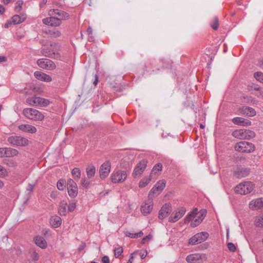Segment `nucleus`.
Here are the masks:
<instances>
[{
  "label": "nucleus",
  "mask_w": 263,
  "mask_h": 263,
  "mask_svg": "<svg viewBox=\"0 0 263 263\" xmlns=\"http://www.w3.org/2000/svg\"><path fill=\"white\" fill-rule=\"evenodd\" d=\"M6 157H12L17 155L18 151L14 148H6V151L5 152Z\"/></svg>",
  "instance_id": "nucleus-32"
},
{
  "label": "nucleus",
  "mask_w": 263,
  "mask_h": 263,
  "mask_svg": "<svg viewBox=\"0 0 263 263\" xmlns=\"http://www.w3.org/2000/svg\"><path fill=\"white\" fill-rule=\"evenodd\" d=\"M241 102L243 103H250L253 101V99L251 97L243 96L241 98Z\"/></svg>",
  "instance_id": "nucleus-45"
},
{
  "label": "nucleus",
  "mask_w": 263,
  "mask_h": 263,
  "mask_svg": "<svg viewBox=\"0 0 263 263\" xmlns=\"http://www.w3.org/2000/svg\"><path fill=\"white\" fill-rule=\"evenodd\" d=\"M232 135L233 137L239 139H245V129H240L238 130H236L232 133Z\"/></svg>",
  "instance_id": "nucleus-29"
},
{
  "label": "nucleus",
  "mask_w": 263,
  "mask_h": 263,
  "mask_svg": "<svg viewBox=\"0 0 263 263\" xmlns=\"http://www.w3.org/2000/svg\"><path fill=\"white\" fill-rule=\"evenodd\" d=\"M68 193L71 198H75L78 194V187H67Z\"/></svg>",
  "instance_id": "nucleus-34"
},
{
  "label": "nucleus",
  "mask_w": 263,
  "mask_h": 263,
  "mask_svg": "<svg viewBox=\"0 0 263 263\" xmlns=\"http://www.w3.org/2000/svg\"><path fill=\"white\" fill-rule=\"evenodd\" d=\"M165 186V181L163 180H160L156 184V185L151 190L149 196L151 194H159L164 189Z\"/></svg>",
  "instance_id": "nucleus-17"
},
{
  "label": "nucleus",
  "mask_w": 263,
  "mask_h": 263,
  "mask_svg": "<svg viewBox=\"0 0 263 263\" xmlns=\"http://www.w3.org/2000/svg\"><path fill=\"white\" fill-rule=\"evenodd\" d=\"M25 19V17L24 15L20 16L18 15H14L11 18V21L13 24H18L23 22Z\"/></svg>",
  "instance_id": "nucleus-30"
},
{
  "label": "nucleus",
  "mask_w": 263,
  "mask_h": 263,
  "mask_svg": "<svg viewBox=\"0 0 263 263\" xmlns=\"http://www.w3.org/2000/svg\"><path fill=\"white\" fill-rule=\"evenodd\" d=\"M254 185L251 181H244L240 183L234 189L235 193L240 195H247L254 189Z\"/></svg>",
  "instance_id": "nucleus-4"
},
{
  "label": "nucleus",
  "mask_w": 263,
  "mask_h": 263,
  "mask_svg": "<svg viewBox=\"0 0 263 263\" xmlns=\"http://www.w3.org/2000/svg\"><path fill=\"white\" fill-rule=\"evenodd\" d=\"M42 22L44 24L52 27H59L62 24V22L60 19H58V17L53 15L43 19Z\"/></svg>",
  "instance_id": "nucleus-13"
},
{
  "label": "nucleus",
  "mask_w": 263,
  "mask_h": 263,
  "mask_svg": "<svg viewBox=\"0 0 263 263\" xmlns=\"http://www.w3.org/2000/svg\"><path fill=\"white\" fill-rule=\"evenodd\" d=\"M96 173V168L93 165H89L86 168L87 176L89 178L93 177Z\"/></svg>",
  "instance_id": "nucleus-31"
},
{
  "label": "nucleus",
  "mask_w": 263,
  "mask_h": 263,
  "mask_svg": "<svg viewBox=\"0 0 263 263\" xmlns=\"http://www.w3.org/2000/svg\"><path fill=\"white\" fill-rule=\"evenodd\" d=\"M50 223L54 228H59L61 225L62 219L58 216H52L50 219Z\"/></svg>",
  "instance_id": "nucleus-25"
},
{
  "label": "nucleus",
  "mask_w": 263,
  "mask_h": 263,
  "mask_svg": "<svg viewBox=\"0 0 263 263\" xmlns=\"http://www.w3.org/2000/svg\"><path fill=\"white\" fill-rule=\"evenodd\" d=\"M102 263H109V259L108 256H104L102 258Z\"/></svg>",
  "instance_id": "nucleus-56"
},
{
  "label": "nucleus",
  "mask_w": 263,
  "mask_h": 263,
  "mask_svg": "<svg viewBox=\"0 0 263 263\" xmlns=\"http://www.w3.org/2000/svg\"><path fill=\"white\" fill-rule=\"evenodd\" d=\"M13 23L11 20L7 21L4 25V27L5 28H8Z\"/></svg>",
  "instance_id": "nucleus-57"
},
{
  "label": "nucleus",
  "mask_w": 263,
  "mask_h": 263,
  "mask_svg": "<svg viewBox=\"0 0 263 263\" xmlns=\"http://www.w3.org/2000/svg\"><path fill=\"white\" fill-rule=\"evenodd\" d=\"M206 212L201 210L198 212L197 208L189 213L184 219L185 223L191 222V226L195 228L199 225L205 217Z\"/></svg>",
  "instance_id": "nucleus-1"
},
{
  "label": "nucleus",
  "mask_w": 263,
  "mask_h": 263,
  "mask_svg": "<svg viewBox=\"0 0 263 263\" xmlns=\"http://www.w3.org/2000/svg\"><path fill=\"white\" fill-rule=\"evenodd\" d=\"M245 139H249L251 138H253L255 137V133L251 130L245 129Z\"/></svg>",
  "instance_id": "nucleus-39"
},
{
  "label": "nucleus",
  "mask_w": 263,
  "mask_h": 263,
  "mask_svg": "<svg viewBox=\"0 0 263 263\" xmlns=\"http://www.w3.org/2000/svg\"><path fill=\"white\" fill-rule=\"evenodd\" d=\"M67 187H73L77 186V183L72 179H69L67 182Z\"/></svg>",
  "instance_id": "nucleus-47"
},
{
  "label": "nucleus",
  "mask_w": 263,
  "mask_h": 263,
  "mask_svg": "<svg viewBox=\"0 0 263 263\" xmlns=\"http://www.w3.org/2000/svg\"><path fill=\"white\" fill-rule=\"evenodd\" d=\"M57 192H52L50 194V197L52 198H55L57 197Z\"/></svg>",
  "instance_id": "nucleus-62"
},
{
  "label": "nucleus",
  "mask_w": 263,
  "mask_h": 263,
  "mask_svg": "<svg viewBox=\"0 0 263 263\" xmlns=\"http://www.w3.org/2000/svg\"><path fill=\"white\" fill-rule=\"evenodd\" d=\"M255 224L257 227H263V213L257 217L255 219Z\"/></svg>",
  "instance_id": "nucleus-36"
},
{
  "label": "nucleus",
  "mask_w": 263,
  "mask_h": 263,
  "mask_svg": "<svg viewBox=\"0 0 263 263\" xmlns=\"http://www.w3.org/2000/svg\"><path fill=\"white\" fill-rule=\"evenodd\" d=\"M254 77L257 81L263 83V73L256 72L254 73Z\"/></svg>",
  "instance_id": "nucleus-41"
},
{
  "label": "nucleus",
  "mask_w": 263,
  "mask_h": 263,
  "mask_svg": "<svg viewBox=\"0 0 263 263\" xmlns=\"http://www.w3.org/2000/svg\"><path fill=\"white\" fill-rule=\"evenodd\" d=\"M34 76L35 78L42 81L48 82L52 81V78L49 75L41 71H35Z\"/></svg>",
  "instance_id": "nucleus-22"
},
{
  "label": "nucleus",
  "mask_w": 263,
  "mask_h": 263,
  "mask_svg": "<svg viewBox=\"0 0 263 263\" xmlns=\"http://www.w3.org/2000/svg\"><path fill=\"white\" fill-rule=\"evenodd\" d=\"M6 148H0V158L6 157Z\"/></svg>",
  "instance_id": "nucleus-51"
},
{
  "label": "nucleus",
  "mask_w": 263,
  "mask_h": 263,
  "mask_svg": "<svg viewBox=\"0 0 263 263\" xmlns=\"http://www.w3.org/2000/svg\"><path fill=\"white\" fill-rule=\"evenodd\" d=\"M31 256L32 259L35 261L37 260L39 258V255L36 252H33Z\"/></svg>",
  "instance_id": "nucleus-55"
},
{
  "label": "nucleus",
  "mask_w": 263,
  "mask_h": 263,
  "mask_svg": "<svg viewBox=\"0 0 263 263\" xmlns=\"http://www.w3.org/2000/svg\"><path fill=\"white\" fill-rule=\"evenodd\" d=\"M85 247H86V244H85V243H82V244L80 246V247H79V251H81V250H82L84 249V248H85Z\"/></svg>",
  "instance_id": "nucleus-63"
},
{
  "label": "nucleus",
  "mask_w": 263,
  "mask_h": 263,
  "mask_svg": "<svg viewBox=\"0 0 263 263\" xmlns=\"http://www.w3.org/2000/svg\"><path fill=\"white\" fill-rule=\"evenodd\" d=\"M123 252V250L122 247L116 248V258L117 257V255H118V256L121 255Z\"/></svg>",
  "instance_id": "nucleus-53"
},
{
  "label": "nucleus",
  "mask_w": 263,
  "mask_h": 263,
  "mask_svg": "<svg viewBox=\"0 0 263 263\" xmlns=\"http://www.w3.org/2000/svg\"><path fill=\"white\" fill-rule=\"evenodd\" d=\"M36 63L40 68L47 70H52L56 68L55 63L48 59H40L37 61Z\"/></svg>",
  "instance_id": "nucleus-7"
},
{
  "label": "nucleus",
  "mask_w": 263,
  "mask_h": 263,
  "mask_svg": "<svg viewBox=\"0 0 263 263\" xmlns=\"http://www.w3.org/2000/svg\"><path fill=\"white\" fill-rule=\"evenodd\" d=\"M59 48L60 46L58 44L51 43L49 46H46L42 48L41 52L45 57L60 60L61 55L58 52Z\"/></svg>",
  "instance_id": "nucleus-2"
},
{
  "label": "nucleus",
  "mask_w": 263,
  "mask_h": 263,
  "mask_svg": "<svg viewBox=\"0 0 263 263\" xmlns=\"http://www.w3.org/2000/svg\"><path fill=\"white\" fill-rule=\"evenodd\" d=\"M241 114L253 117L256 115V111L254 109L250 107H243L240 109Z\"/></svg>",
  "instance_id": "nucleus-24"
},
{
  "label": "nucleus",
  "mask_w": 263,
  "mask_h": 263,
  "mask_svg": "<svg viewBox=\"0 0 263 263\" xmlns=\"http://www.w3.org/2000/svg\"><path fill=\"white\" fill-rule=\"evenodd\" d=\"M7 61V58L5 56L0 55V63L3 62H6Z\"/></svg>",
  "instance_id": "nucleus-59"
},
{
  "label": "nucleus",
  "mask_w": 263,
  "mask_h": 263,
  "mask_svg": "<svg viewBox=\"0 0 263 263\" xmlns=\"http://www.w3.org/2000/svg\"><path fill=\"white\" fill-rule=\"evenodd\" d=\"M76 208V203L74 202L70 203L68 206V210L70 212L73 211Z\"/></svg>",
  "instance_id": "nucleus-54"
},
{
  "label": "nucleus",
  "mask_w": 263,
  "mask_h": 263,
  "mask_svg": "<svg viewBox=\"0 0 263 263\" xmlns=\"http://www.w3.org/2000/svg\"><path fill=\"white\" fill-rule=\"evenodd\" d=\"M23 4V2L22 1H18L16 2L15 6V10L19 12L21 11Z\"/></svg>",
  "instance_id": "nucleus-49"
},
{
  "label": "nucleus",
  "mask_w": 263,
  "mask_h": 263,
  "mask_svg": "<svg viewBox=\"0 0 263 263\" xmlns=\"http://www.w3.org/2000/svg\"><path fill=\"white\" fill-rule=\"evenodd\" d=\"M64 184L65 181L64 180L60 179L57 182V188L60 191H63L64 189Z\"/></svg>",
  "instance_id": "nucleus-46"
},
{
  "label": "nucleus",
  "mask_w": 263,
  "mask_h": 263,
  "mask_svg": "<svg viewBox=\"0 0 263 263\" xmlns=\"http://www.w3.org/2000/svg\"><path fill=\"white\" fill-rule=\"evenodd\" d=\"M90 182L89 181L86 180L85 178H82L81 180V185L83 187L88 188L89 186Z\"/></svg>",
  "instance_id": "nucleus-48"
},
{
  "label": "nucleus",
  "mask_w": 263,
  "mask_h": 263,
  "mask_svg": "<svg viewBox=\"0 0 263 263\" xmlns=\"http://www.w3.org/2000/svg\"><path fill=\"white\" fill-rule=\"evenodd\" d=\"M250 170L241 166H237L234 171V176L237 178H242L247 177L250 174Z\"/></svg>",
  "instance_id": "nucleus-14"
},
{
  "label": "nucleus",
  "mask_w": 263,
  "mask_h": 263,
  "mask_svg": "<svg viewBox=\"0 0 263 263\" xmlns=\"http://www.w3.org/2000/svg\"><path fill=\"white\" fill-rule=\"evenodd\" d=\"M127 178L126 172L124 171H118L116 172V183L122 182Z\"/></svg>",
  "instance_id": "nucleus-26"
},
{
  "label": "nucleus",
  "mask_w": 263,
  "mask_h": 263,
  "mask_svg": "<svg viewBox=\"0 0 263 263\" xmlns=\"http://www.w3.org/2000/svg\"><path fill=\"white\" fill-rule=\"evenodd\" d=\"M8 175V173L6 168L0 164V178H4Z\"/></svg>",
  "instance_id": "nucleus-42"
},
{
  "label": "nucleus",
  "mask_w": 263,
  "mask_h": 263,
  "mask_svg": "<svg viewBox=\"0 0 263 263\" xmlns=\"http://www.w3.org/2000/svg\"><path fill=\"white\" fill-rule=\"evenodd\" d=\"M186 209L181 207L178 209L175 213H173L169 217L168 221L170 222H175L179 220L185 213Z\"/></svg>",
  "instance_id": "nucleus-12"
},
{
  "label": "nucleus",
  "mask_w": 263,
  "mask_h": 263,
  "mask_svg": "<svg viewBox=\"0 0 263 263\" xmlns=\"http://www.w3.org/2000/svg\"><path fill=\"white\" fill-rule=\"evenodd\" d=\"M234 124L243 126H250L251 122L248 119L241 117H235L232 119Z\"/></svg>",
  "instance_id": "nucleus-20"
},
{
  "label": "nucleus",
  "mask_w": 263,
  "mask_h": 263,
  "mask_svg": "<svg viewBox=\"0 0 263 263\" xmlns=\"http://www.w3.org/2000/svg\"><path fill=\"white\" fill-rule=\"evenodd\" d=\"M18 129L24 132L31 134L35 133L37 131L35 127L29 124H21L18 126Z\"/></svg>",
  "instance_id": "nucleus-23"
},
{
  "label": "nucleus",
  "mask_w": 263,
  "mask_h": 263,
  "mask_svg": "<svg viewBox=\"0 0 263 263\" xmlns=\"http://www.w3.org/2000/svg\"><path fill=\"white\" fill-rule=\"evenodd\" d=\"M146 254H147V252H146V250L143 251V252H141L140 253V257H141V259L145 258V257L146 256Z\"/></svg>",
  "instance_id": "nucleus-58"
},
{
  "label": "nucleus",
  "mask_w": 263,
  "mask_h": 263,
  "mask_svg": "<svg viewBox=\"0 0 263 263\" xmlns=\"http://www.w3.org/2000/svg\"><path fill=\"white\" fill-rule=\"evenodd\" d=\"M34 185L29 184L28 186V187L27 189V191H29V192H31L33 191Z\"/></svg>",
  "instance_id": "nucleus-60"
},
{
  "label": "nucleus",
  "mask_w": 263,
  "mask_h": 263,
  "mask_svg": "<svg viewBox=\"0 0 263 263\" xmlns=\"http://www.w3.org/2000/svg\"><path fill=\"white\" fill-rule=\"evenodd\" d=\"M172 212V207L170 204L166 203L164 204L159 211L158 218L163 219L168 216Z\"/></svg>",
  "instance_id": "nucleus-16"
},
{
  "label": "nucleus",
  "mask_w": 263,
  "mask_h": 263,
  "mask_svg": "<svg viewBox=\"0 0 263 263\" xmlns=\"http://www.w3.org/2000/svg\"><path fill=\"white\" fill-rule=\"evenodd\" d=\"M35 244L41 248H45L47 247V242L43 237L37 236L34 239Z\"/></svg>",
  "instance_id": "nucleus-27"
},
{
  "label": "nucleus",
  "mask_w": 263,
  "mask_h": 263,
  "mask_svg": "<svg viewBox=\"0 0 263 263\" xmlns=\"http://www.w3.org/2000/svg\"><path fill=\"white\" fill-rule=\"evenodd\" d=\"M23 114L27 118L33 121H40L44 119V115L41 111L32 108L24 109Z\"/></svg>",
  "instance_id": "nucleus-3"
},
{
  "label": "nucleus",
  "mask_w": 263,
  "mask_h": 263,
  "mask_svg": "<svg viewBox=\"0 0 263 263\" xmlns=\"http://www.w3.org/2000/svg\"><path fill=\"white\" fill-rule=\"evenodd\" d=\"M152 237V236L151 235H148L147 236H146V237H144L142 240H141V243L142 244H144L146 241H148L149 240H150Z\"/></svg>",
  "instance_id": "nucleus-52"
},
{
  "label": "nucleus",
  "mask_w": 263,
  "mask_h": 263,
  "mask_svg": "<svg viewBox=\"0 0 263 263\" xmlns=\"http://www.w3.org/2000/svg\"><path fill=\"white\" fill-rule=\"evenodd\" d=\"M151 179H152L151 175H150L147 177H144L139 182V186L141 188L144 187L149 183Z\"/></svg>",
  "instance_id": "nucleus-33"
},
{
  "label": "nucleus",
  "mask_w": 263,
  "mask_h": 263,
  "mask_svg": "<svg viewBox=\"0 0 263 263\" xmlns=\"http://www.w3.org/2000/svg\"><path fill=\"white\" fill-rule=\"evenodd\" d=\"M67 203L65 200H62L60 202L59 207V213L60 215L64 216L67 213Z\"/></svg>",
  "instance_id": "nucleus-28"
},
{
  "label": "nucleus",
  "mask_w": 263,
  "mask_h": 263,
  "mask_svg": "<svg viewBox=\"0 0 263 263\" xmlns=\"http://www.w3.org/2000/svg\"><path fill=\"white\" fill-rule=\"evenodd\" d=\"M204 254L199 253L190 254L186 257V260L189 263H196L204 257Z\"/></svg>",
  "instance_id": "nucleus-21"
},
{
  "label": "nucleus",
  "mask_w": 263,
  "mask_h": 263,
  "mask_svg": "<svg viewBox=\"0 0 263 263\" xmlns=\"http://www.w3.org/2000/svg\"><path fill=\"white\" fill-rule=\"evenodd\" d=\"M162 168V165L160 163L156 164L153 168L150 175L152 176L154 173H157L158 172L161 171Z\"/></svg>",
  "instance_id": "nucleus-40"
},
{
  "label": "nucleus",
  "mask_w": 263,
  "mask_h": 263,
  "mask_svg": "<svg viewBox=\"0 0 263 263\" xmlns=\"http://www.w3.org/2000/svg\"><path fill=\"white\" fill-rule=\"evenodd\" d=\"M48 33L50 37L54 38L59 37L61 35V32L57 29L49 30Z\"/></svg>",
  "instance_id": "nucleus-38"
},
{
  "label": "nucleus",
  "mask_w": 263,
  "mask_h": 263,
  "mask_svg": "<svg viewBox=\"0 0 263 263\" xmlns=\"http://www.w3.org/2000/svg\"><path fill=\"white\" fill-rule=\"evenodd\" d=\"M5 8L3 6L0 5V15L3 14L4 12H5Z\"/></svg>",
  "instance_id": "nucleus-64"
},
{
  "label": "nucleus",
  "mask_w": 263,
  "mask_h": 263,
  "mask_svg": "<svg viewBox=\"0 0 263 263\" xmlns=\"http://www.w3.org/2000/svg\"><path fill=\"white\" fill-rule=\"evenodd\" d=\"M72 175L75 178L79 179L81 177V171L78 167L74 168L72 171Z\"/></svg>",
  "instance_id": "nucleus-43"
},
{
  "label": "nucleus",
  "mask_w": 263,
  "mask_h": 263,
  "mask_svg": "<svg viewBox=\"0 0 263 263\" xmlns=\"http://www.w3.org/2000/svg\"><path fill=\"white\" fill-rule=\"evenodd\" d=\"M8 141L9 143L16 146H26L29 144L27 139L21 136H11L8 138Z\"/></svg>",
  "instance_id": "nucleus-10"
},
{
  "label": "nucleus",
  "mask_w": 263,
  "mask_h": 263,
  "mask_svg": "<svg viewBox=\"0 0 263 263\" xmlns=\"http://www.w3.org/2000/svg\"><path fill=\"white\" fill-rule=\"evenodd\" d=\"M228 248L231 252H235L236 249L235 246L232 242H229L228 243Z\"/></svg>",
  "instance_id": "nucleus-50"
},
{
  "label": "nucleus",
  "mask_w": 263,
  "mask_h": 263,
  "mask_svg": "<svg viewBox=\"0 0 263 263\" xmlns=\"http://www.w3.org/2000/svg\"><path fill=\"white\" fill-rule=\"evenodd\" d=\"M110 171V164L109 162H104L100 168V177L102 178H106Z\"/></svg>",
  "instance_id": "nucleus-18"
},
{
  "label": "nucleus",
  "mask_w": 263,
  "mask_h": 263,
  "mask_svg": "<svg viewBox=\"0 0 263 263\" xmlns=\"http://www.w3.org/2000/svg\"><path fill=\"white\" fill-rule=\"evenodd\" d=\"M235 149L241 153H251L255 150V146L252 143L241 141L235 145Z\"/></svg>",
  "instance_id": "nucleus-6"
},
{
  "label": "nucleus",
  "mask_w": 263,
  "mask_h": 263,
  "mask_svg": "<svg viewBox=\"0 0 263 263\" xmlns=\"http://www.w3.org/2000/svg\"><path fill=\"white\" fill-rule=\"evenodd\" d=\"M153 208L152 200L148 199L141 206V212L143 215L146 216L150 214Z\"/></svg>",
  "instance_id": "nucleus-15"
},
{
  "label": "nucleus",
  "mask_w": 263,
  "mask_h": 263,
  "mask_svg": "<svg viewBox=\"0 0 263 263\" xmlns=\"http://www.w3.org/2000/svg\"><path fill=\"white\" fill-rule=\"evenodd\" d=\"M143 235V233L142 231H140L138 233H133L129 232H126V236L132 238H137L141 237Z\"/></svg>",
  "instance_id": "nucleus-35"
},
{
  "label": "nucleus",
  "mask_w": 263,
  "mask_h": 263,
  "mask_svg": "<svg viewBox=\"0 0 263 263\" xmlns=\"http://www.w3.org/2000/svg\"><path fill=\"white\" fill-rule=\"evenodd\" d=\"M95 80H94L93 83L95 86H96L98 83V76H97V74H95Z\"/></svg>",
  "instance_id": "nucleus-61"
},
{
  "label": "nucleus",
  "mask_w": 263,
  "mask_h": 263,
  "mask_svg": "<svg viewBox=\"0 0 263 263\" xmlns=\"http://www.w3.org/2000/svg\"><path fill=\"white\" fill-rule=\"evenodd\" d=\"M147 164V161L146 159L141 160L135 166L133 173V177L134 178L139 177L145 170Z\"/></svg>",
  "instance_id": "nucleus-9"
},
{
  "label": "nucleus",
  "mask_w": 263,
  "mask_h": 263,
  "mask_svg": "<svg viewBox=\"0 0 263 263\" xmlns=\"http://www.w3.org/2000/svg\"><path fill=\"white\" fill-rule=\"evenodd\" d=\"M211 26L214 30H217L219 27L218 20L215 17L213 21L211 23Z\"/></svg>",
  "instance_id": "nucleus-44"
},
{
  "label": "nucleus",
  "mask_w": 263,
  "mask_h": 263,
  "mask_svg": "<svg viewBox=\"0 0 263 263\" xmlns=\"http://www.w3.org/2000/svg\"><path fill=\"white\" fill-rule=\"evenodd\" d=\"M26 102L31 106L41 107L47 106L50 103L49 100L37 97H32L27 98Z\"/></svg>",
  "instance_id": "nucleus-5"
},
{
  "label": "nucleus",
  "mask_w": 263,
  "mask_h": 263,
  "mask_svg": "<svg viewBox=\"0 0 263 263\" xmlns=\"http://www.w3.org/2000/svg\"><path fill=\"white\" fill-rule=\"evenodd\" d=\"M209 236L208 233L206 232L198 233L189 239V243L191 245L201 243L205 241L209 237Z\"/></svg>",
  "instance_id": "nucleus-8"
},
{
  "label": "nucleus",
  "mask_w": 263,
  "mask_h": 263,
  "mask_svg": "<svg viewBox=\"0 0 263 263\" xmlns=\"http://www.w3.org/2000/svg\"><path fill=\"white\" fill-rule=\"evenodd\" d=\"M49 16H55L58 17V19L62 22V20H66L69 18V15L66 12L57 9H50L48 11Z\"/></svg>",
  "instance_id": "nucleus-11"
},
{
  "label": "nucleus",
  "mask_w": 263,
  "mask_h": 263,
  "mask_svg": "<svg viewBox=\"0 0 263 263\" xmlns=\"http://www.w3.org/2000/svg\"><path fill=\"white\" fill-rule=\"evenodd\" d=\"M5 163L10 167H16L17 165L16 161L13 159L5 160Z\"/></svg>",
  "instance_id": "nucleus-37"
},
{
  "label": "nucleus",
  "mask_w": 263,
  "mask_h": 263,
  "mask_svg": "<svg viewBox=\"0 0 263 263\" xmlns=\"http://www.w3.org/2000/svg\"><path fill=\"white\" fill-rule=\"evenodd\" d=\"M249 208L253 210L262 209L263 198H258L252 200L249 203Z\"/></svg>",
  "instance_id": "nucleus-19"
}]
</instances>
